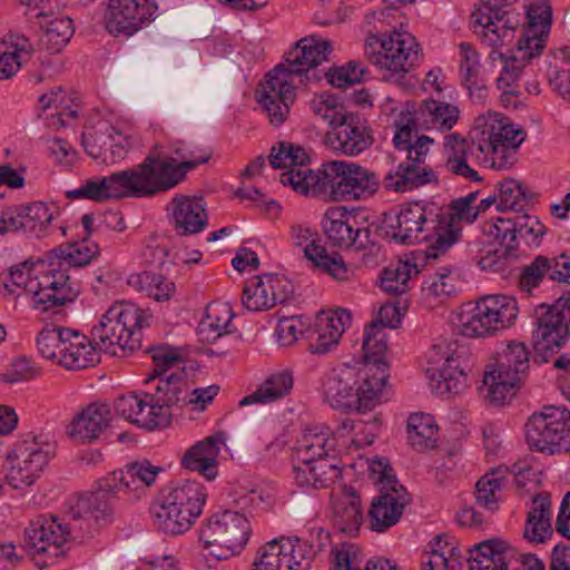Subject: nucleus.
I'll list each match as a JSON object with an SVG mask.
<instances>
[{"label":"nucleus","mask_w":570,"mask_h":570,"mask_svg":"<svg viewBox=\"0 0 570 570\" xmlns=\"http://www.w3.org/2000/svg\"><path fill=\"white\" fill-rule=\"evenodd\" d=\"M295 540L296 553H303L305 559V570L311 568V563L315 556L325 550L332 543L331 533L323 528H312L308 533V538Z\"/></svg>","instance_id":"nucleus-64"},{"label":"nucleus","mask_w":570,"mask_h":570,"mask_svg":"<svg viewBox=\"0 0 570 570\" xmlns=\"http://www.w3.org/2000/svg\"><path fill=\"white\" fill-rule=\"evenodd\" d=\"M479 151L472 150V140L458 132L444 137L445 168L449 173L461 176L469 181H479L478 171L468 165V155L478 158Z\"/></svg>","instance_id":"nucleus-36"},{"label":"nucleus","mask_w":570,"mask_h":570,"mask_svg":"<svg viewBox=\"0 0 570 570\" xmlns=\"http://www.w3.org/2000/svg\"><path fill=\"white\" fill-rule=\"evenodd\" d=\"M509 224L502 225L501 217L484 222L466 240V253L482 269L493 273L504 272L508 262L507 233Z\"/></svg>","instance_id":"nucleus-18"},{"label":"nucleus","mask_w":570,"mask_h":570,"mask_svg":"<svg viewBox=\"0 0 570 570\" xmlns=\"http://www.w3.org/2000/svg\"><path fill=\"white\" fill-rule=\"evenodd\" d=\"M530 368V353L524 343L510 342L498 353L492 370L483 379L484 396L501 405L512 399Z\"/></svg>","instance_id":"nucleus-13"},{"label":"nucleus","mask_w":570,"mask_h":570,"mask_svg":"<svg viewBox=\"0 0 570 570\" xmlns=\"http://www.w3.org/2000/svg\"><path fill=\"white\" fill-rule=\"evenodd\" d=\"M356 381L351 370L332 371L323 383L325 401L336 410H354V385Z\"/></svg>","instance_id":"nucleus-42"},{"label":"nucleus","mask_w":570,"mask_h":570,"mask_svg":"<svg viewBox=\"0 0 570 570\" xmlns=\"http://www.w3.org/2000/svg\"><path fill=\"white\" fill-rule=\"evenodd\" d=\"M509 551L510 546L500 539L482 541L468 550L469 570H508Z\"/></svg>","instance_id":"nucleus-41"},{"label":"nucleus","mask_w":570,"mask_h":570,"mask_svg":"<svg viewBox=\"0 0 570 570\" xmlns=\"http://www.w3.org/2000/svg\"><path fill=\"white\" fill-rule=\"evenodd\" d=\"M278 284H273L272 275L255 277L248 282L243 292V305L253 312L269 309L276 304L285 303V294L276 292Z\"/></svg>","instance_id":"nucleus-43"},{"label":"nucleus","mask_w":570,"mask_h":570,"mask_svg":"<svg viewBox=\"0 0 570 570\" xmlns=\"http://www.w3.org/2000/svg\"><path fill=\"white\" fill-rule=\"evenodd\" d=\"M420 45L407 32L393 31L390 35L370 32L365 41V55L370 62L384 70L382 78L397 85L419 61Z\"/></svg>","instance_id":"nucleus-11"},{"label":"nucleus","mask_w":570,"mask_h":570,"mask_svg":"<svg viewBox=\"0 0 570 570\" xmlns=\"http://www.w3.org/2000/svg\"><path fill=\"white\" fill-rule=\"evenodd\" d=\"M148 353L151 356L154 368L145 382L147 384L155 383V393H148V397L153 405L161 407V412L168 415L169 424L170 407L184 399L181 394L187 389L184 360L176 348L169 346L151 347Z\"/></svg>","instance_id":"nucleus-12"},{"label":"nucleus","mask_w":570,"mask_h":570,"mask_svg":"<svg viewBox=\"0 0 570 570\" xmlns=\"http://www.w3.org/2000/svg\"><path fill=\"white\" fill-rule=\"evenodd\" d=\"M546 278L558 283H570V253L551 257L535 256L520 267L518 287L521 292L531 295Z\"/></svg>","instance_id":"nucleus-26"},{"label":"nucleus","mask_w":570,"mask_h":570,"mask_svg":"<svg viewBox=\"0 0 570 570\" xmlns=\"http://www.w3.org/2000/svg\"><path fill=\"white\" fill-rule=\"evenodd\" d=\"M295 455L297 462L327 460L335 455V440L324 432L306 430L298 439Z\"/></svg>","instance_id":"nucleus-46"},{"label":"nucleus","mask_w":570,"mask_h":570,"mask_svg":"<svg viewBox=\"0 0 570 570\" xmlns=\"http://www.w3.org/2000/svg\"><path fill=\"white\" fill-rule=\"evenodd\" d=\"M385 383L384 376H365L355 390L354 410L357 413L372 411L380 401V394Z\"/></svg>","instance_id":"nucleus-60"},{"label":"nucleus","mask_w":570,"mask_h":570,"mask_svg":"<svg viewBox=\"0 0 570 570\" xmlns=\"http://www.w3.org/2000/svg\"><path fill=\"white\" fill-rule=\"evenodd\" d=\"M415 120L414 114H407L395 122L393 144L397 150L405 151L406 156L414 155L419 140L425 137L424 135H417L421 128H419Z\"/></svg>","instance_id":"nucleus-61"},{"label":"nucleus","mask_w":570,"mask_h":570,"mask_svg":"<svg viewBox=\"0 0 570 570\" xmlns=\"http://www.w3.org/2000/svg\"><path fill=\"white\" fill-rule=\"evenodd\" d=\"M518 313L514 297L490 295L478 301L470 311L461 313L460 327L465 336L484 337L509 327Z\"/></svg>","instance_id":"nucleus-16"},{"label":"nucleus","mask_w":570,"mask_h":570,"mask_svg":"<svg viewBox=\"0 0 570 570\" xmlns=\"http://www.w3.org/2000/svg\"><path fill=\"white\" fill-rule=\"evenodd\" d=\"M70 336H65L60 364L68 370H81L100 361L99 352L92 341L83 334L69 328Z\"/></svg>","instance_id":"nucleus-38"},{"label":"nucleus","mask_w":570,"mask_h":570,"mask_svg":"<svg viewBox=\"0 0 570 570\" xmlns=\"http://www.w3.org/2000/svg\"><path fill=\"white\" fill-rule=\"evenodd\" d=\"M387 350L386 334L380 322H372L364 330L362 352L365 362L380 363Z\"/></svg>","instance_id":"nucleus-62"},{"label":"nucleus","mask_w":570,"mask_h":570,"mask_svg":"<svg viewBox=\"0 0 570 570\" xmlns=\"http://www.w3.org/2000/svg\"><path fill=\"white\" fill-rule=\"evenodd\" d=\"M305 257L311 261L314 266L324 271L336 281H348L354 274L353 268L345 263L338 253L330 254L326 248L318 244H307L305 247Z\"/></svg>","instance_id":"nucleus-49"},{"label":"nucleus","mask_w":570,"mask_h":570,"mask_svg":"<svg viewBox=\"0 0 570 570\" xmlns=\"http://www.w3.org/2000/svg\"><path fill=\"white\" fill-rule=\"evenodd\" d=\"M570 336V292L552 305L540 304L534 309L531 345L534 361L549 362Z\"/></svg>","instance_id":"nucleus-14"},{"label":"nucleus","mask_w":570,"mask_h":570,"mask_svg":"<svg viewBox=\"0 0 570 570\" xmlns=\"http://www.w3.org/2000/svg\"><path fill=\"white\" fill-rule=\"evenodd\" d=\"M140 186L135 168H130L112 173L109 176L88 179L80 187L67 190L66 197L69 199H90L99 203L109 199L146 197Z\"/></svg>","instance_id":"nucleus-21"},{"label":"nucleus","mask_w":570,"mask_h":570,"mask_svg":"<svg viewBox=\"0 0 570 570\" xmlns=\"http://www.w3.org/2000/svg\"><path fill=\"white\" fill-rule=\"evenodd\" d=\"M66 95L61 87L46 92L39 97V106L43 111L55 109V114L48 116V126L50 128H63L68 126V121L77 117V110L70 109L68 106L62 107Z\"/></svg>","instance_id":"nucleus-55"},{"label":"nucleus","mask_w":570,"mask_h":570,"mask_svg":"<svg viewBox=\"0 0 570 570\" xmlns=\"http://www.w3.org/2000/svg\"><path fill=\"white\" fill-rule=\"evenodd\" d=\"M436 379V390L441 394H459L466 387V375L459 367L458 361L450 355L445 356L443 365L433 374Z\"/></svg>","instance_id":"nucleus-56"},{"label":"nucleus","mask_w":570,"mask_h":570,"mask_svg":"<svg viewBox=\"0 0 570 570\" xmlns=\"http://www.w3.org/2000/svg\"><path fill=\"white\" fill-rule=\"evenodd\" d=\"M97 254L98 245L86 237L48 252V268L40 271V291L35 293L36 306L52 311L53 316L62 315V307L73 303L79 295V288L70 282L68 268L88 265Z\"/></svg>","instance_id":"nucleus-3"},{"label":"nucleus","mask_w":570,"mask_h":570,"mask_svg":"<svg viewBox=\"0 0 570 570\" xmlns=\"http://www.w3.org/2000/svg\"><path fill=\"white\" fill-rule=\"evenodd\" d=\"M206 499L207 493L200 482L196 480L177 482L154 507V525L159 531L171 535L187 532L202 514Z\"/></svg>","instance_id":"nucleus-9"},{"label":"nucleus","mask_w":570,"mask_h":570,"mask_svg":"<svg viewBox=\"0 0 570 570\" xmlns=\"http://www.w3.org/2000/svg\"><path fill=\"white\" fill-rule=\"evenodd\" d=\"M438 426L433 416L424 413L411 414L407 420V439L416 451L436 446Z\"/></svg>","instance_id":"nucleus-53"},{"label":"nucleus","mask_w":570,"mask_h":570,"mask_svg":"<svg viewBox=\"0 0 570 570\" xmlns=\"http://www.w3.org/2000/svg\"><path fill=\"white\" fill-rule=\"evenodd\" d=\"M434 140L430 137L421 138L414 149V155L406 156L395 171H390L384 177V187L387 190L405 193L436 181V174L425 165V158Z\"/></svg>","instance_id":"nucleus-22"},{"label":"nucleus","mask_w":570,"mask_h":570,"mask_svg":"<svg viewBox=\"0 0 570 570\" xmlns=\"http://www.w3.org/2000/svg\"><path fill=\"white\" fill-rule=\"evenodd\" d=\"M157 4L151 0H109L105 27L116 37H130L154 16Z\"/></svg>","instance_id":"nucleus-25"},{"label":"nucleus","mask_w":570,"mask_h":570,"mask_svg":"<svg viewBox=\"0 0 570 570\" xmlns=\"http://www.w3.org/2000/svg\"><path fill=\"white\" fill-rule=\"evenodd\" d=\"M471 19L474 32L484 43L493 48L489 53V59L493 62L500 60L503 63L501 75L497 78V86L502 90V101H509L510 96L517 95L512 86L520 78L525 62L540 56L542 51L531 48L528 40H518L512 55L505 57L497 48L511 42L514 29L509 24L504 13L485 7L473 11Z\"/></svg>","instance_id":"nucleus-5"},{"label":"nucleus","mask_w":570,"mask_h":570,"mask_svg":"<svg viewBox=\"0 0 570 570\" xmlns=\"http://www.w3.org/2000/svg\"><path fill=\"white\" fill-rule=\"evenodd\" d=\"M552 22L549 0H534L527 10V24L518 40H528L535 50L543 51Z\"/></svg>","instance_id":"nucleus-37"},{"label":"nucleus","mask_w":570,"mask_h":570,"mask_svg":"<svg viewBox=\"0 0 570 570\" xmlns=\"http://www.w3.org/2000/svg\"><path fill=\"white\" fill-rule=\"evenodd\" d=\"M502 225L509 224L507 233L508 255L513 259L518 257V247L520 240L527 246H539L541 238L546 234L544 225L537 216L529 215L527 212L517 214L514 217H501Z\"/></svg>","instance_id":"nucleus-33"},{"label":"nucleus","mask_w":570,"mask_h":570,"mask_svg":"<svg viewBox=\"0 0 570 570\" xmlns=\"http://www.w3.org/2000/svg\"><path fill=\"white\" fill-rule=\"evenodd\" d=\"M492 130L493 127L490 131L487 127H483L482 130L472 128L470 131L472 150L479 151L478 159L491 168L509 169L514 164L518 149L501 144L500 139H492Z\"/></svg>","instance_id":"nucleus-30"},{"label":"nucleus","mask_w":570,"mask_h":570,"mask_svg":"<svg viewBox=\"0 0 570 570\" xmlns=\"http://www.w3.org/2000/svg\"><path fill=\"white\" fill-rule=\"evenodd\" d=\"M331 42L306 37L296 42L285 56V63L268 71L256 91L257 102L265 110L269 122L278 127L286 120L296 99L294 77L309 81L308 72L327 60Z\"/></svg>","instance_id":"nucleus-1"},{"label":"nucleus","mask_w":570,"mask_h":570,"mask_svg":"<svg viewBox=\"0 0 570 570\" xmlns=\"http://www.w3.org/2000/svg\"><path fill=\"white\" fill-rule=\"evenodd\" d=\"M421 130H450L458 121V107L440 100H423L413 112Z\"/></svg>","instance_id":"nucleus-40"},{"label":"nucleus","mask_w":570,"mask_h":570,"mask_svg":"<svg viewBox=\"0 0 570 570\" xmlns=\"http://www.w3.org/2000/svg\"><path fill=\"white\" fill-rule=\"evenodd\" d=\"M212 154L209 148L176 139L166 149L156 145L134 168L145 196L149 197L177 186L189 170L207 163Z\"/></svg>","instance_id":"nucleus-4"},{"label":"nucleus","mask_w":570,"mask_h":570,"mask_svg":"<svg viewBox=\"0 0 570 570\" xmlns=\"http://www.w3.org/2000/svg\"><path fill=\"white\" fill-rule=\"evenodd\" d=\"M238 510H225L212 515L200 528L199 539L204 548L210 549L209 554L217 560H226L239 553L250 535V525L246 512L252 509H267L271 498L264 499L262 492L250 491L235 501Z\"/></svg>","instance_id":"nucleus-7"},{"label":"nucleus","mask_w":570,"mask_h":570,"mask_svg":"<svg viewBox=\"0 0 570 570\" xmlns=\"http://www.w3.org/2000/svg\"><path fill=\"white\" fill-rule=\"evenodd\" d=\"M337 465L328 460L297 462L293 478L298 487L325 488L336 475Z\"/></svg>","instance_id":"nucleus-47"},{"label":"nucleus","mask_w":570,"mask_h":570,"mask_svg":"<svg viewBox=\"0 0 570 570\" xmlns=\"http://www.w3.org/2000/svg\"><path fill=\"white\" fill-rule=\"evenodd\" d=\"M500 212L520 214L528 212L535 194L514 178H505L497 184Z\"/></svg>","instance_id":"nucleus-45"},{"label":"nucleus","mask_w":570,"mask_h":570,"mask_svg":"<svg viewBox=\"0 0 570 570\" xmlns=\"http://www.w3.org/2000/svg\"><path fill=\"white\" fill-rule=\"evenodd\" d=\"M379 464L383 468V476L386 483L384 485L385 491L373 499L368 517L370 529L384 532L400 521L405 507L411 503V497L397 480L387 475L385 470L387 463L383 464V460H380Z\"/></svg>","instance_id":"nucleus-24"},{"label":"nucleus","mask_w":570,"mask_h":570,"mask_svg":"<svg viewBox=\"0 0 570 570\" xmlns=\"http://www.w3.org/2000/svg\"><path fill=\"white\" fill-rule=\"evenodd\" d=\"M487 127L489 130L493 127L492 139H500L501 144L508 147H514L518 149L525 139V132L522 128H517L509 122V119L501 116L500 114L489 112L487 115L479 116L475 121L473 129L482 130Z\"/></svg>","instance_id":"nucleus-50"},{"label":"nucleus","mask_w":570,"mask_h":570,"mask_svg":"<svg viewBox=\"0 0 570 570\" xmlns=\"http://www.w3.org/2000/svg\"><path fill=\"white\" fill-rule=\"evenodd\" d=\"M374 141L372 129L362 116L347 112L331 128L324 144L334 153L355 157L368 149Z\"/></svg>","instance_id":"nucleus-23"},{"label":"nucleus","mask_w":570,"mask_h":570,"mask_svg":"<svg viewBox=\"0 0 570 570\" xmlns=\"http://www.w3.org/2000/svg\"><path fill=\"white\" fill-rule=\"evenodd\" d=\"M55 455V444L22 441L7 454L8 471L6 480L13 489H22L35 483Z\"/></svg>","instance_id":"nucleus-20"},{"label":"nucleus","mask_w":570,"mask_h":570,"mask_svg":"<svg viewBox=\"0 0 570 570\" xmlns=\"http://www.w3.org/2000/svg\"><path fill=\"white\" fill-rule=\"evenodd\" d=\"M145 325H148L147 317L136 304H115L101 316L99 324L94 326L92 343L97 351L126 357L140 347L138 330Z\"/></svg>","instance_id":"nucleus-8"},{"label":"nucleus","mask_w":570,"mask_h":570,"mask_svg":"<svg viewBox=\"0 0 570 570\" xmlns=\"http://www.w3.org/2000/svg\"><path fill=\"white\" fill-rule=\"evenodd\" d=\"M116 414L144 429L154 430L168 425V415L161 407L153 405L148 393H130L115 400Z\"/></svg>","instance_id":"nucleus-28"},{"label":"nucleus","mask_w":570,"mask_h":570,"mask_svg":"<svg viewBox=\"0 0 570 570\" xmlns=\"http://www.w3.org/2000/svg\"><path fill=\"white\" fill-rule=\"evenodd\" d=\"M174 226L180 235L202 232L207 225V214L203 198L176 195L167 208Z\"/></svg>","instance_id":"nucleus-31"},{"label":"nucleus","mask_w":570,"mask_h":570,"mask_svg":"<svg viewBox=\"0 0 570 570\" xmlns=\"http://www.w3.org/2000/svg\"><path fill=\"white\" fill-rule=\"evenodd\" d=\"M254 570H305L303 553H296L293 538L273 539L257 551Z\"/></svg>","instance_id":"nucleus-29"},{"label":"nucleus","mask_w":570,"mask_h":570,"mask_svg":"<svg viewBox=\"0 0 570 570\" xmlns=\"http://www.w3.org/2000/svg\"><path fill=\"white\" fill-rule=\"evenodd\" d=\"M110 422V407L107 404H90L68 428V434L75 441L87 443L99 438Z\"/></svg>","instance_id":"nucleus-35"},{"label":"nucleus","mask_w":570,"mask_h":570,"mask_svg":"<svg viewBox=\"0 0 570 570\" xmlns=\"http://www.w3.org/2000/svg\"><path fill=\"white\" fill-rule=\"evenodd\" d=\"M412 272L419 274L417 266L409 262H397L395 265L385 267L379 279L381 289L395 298L403 297L409 289L407 283Z\"/></svg>","instance_id":"nucleus-54"},{"label":"nucleus","mask_w":570,"mask_h":570,"mask_svg":"<svg viewBox=\"0 0 570 570\" xmlns=\"http://www.w3.org/2000/svg\"><path fill=\"white\" fill-rule=\"evenodd\" d=\"M438 208L433 205L410 203L395 213L384 214L386 235L395 243L413 245L415 243L436 242L440 230Z\"/></svg>","instance_id":"nucleus-15"},{"label":"nucleus","mask_w":570,"mask_h":570,"mask_svg":"<svg viewBox=\"0 0 570 570\" xmlns=\"http://www.w3.org/2000/svg\"><path fill=\"white\" fill-rule=\"evenodd\" d=\"M234 317L228 304H209L205 309V315L198 324V334L203 341L213 343L224 334H227L230 322Z\"/></svg>","instance_id":"nucleus-48"},{"label":"nucleus","mask_w":570,"mask_h":570,"mask_svg":"<svg viewBox=\"0 0 570 570\" xmlns=\"http://www.w3.org/2000/svg\"><path fill=\"white\" fill-rule=\"evenodd\" d=\"M422 291L429 297L440 299L450 297L456 293V276L449 266H442L435 273L424 277Z\"/></svg>","instance_id":"nucleus-58"},{"label":"nucleus","mask_w":570,"mask_h":570,"mask_svg":"<svg viewBox=\"0 0 570 570\" xmlns=\"http://www.w3.org/2000/svg\"><path fill=\"white\" fill-rule=\"evenodd\" d=\"M322 226L333 246L364 252L365 264L373 263L381 252V246L371 239V230L356 227L355 217L344 207L328 208L324 214Z\"/></svg>","instance_id":"nucleus-19"},{"label":"nucleus","mask_w":570,"mask_h":570,"mask_svg":"<svg viewBox=\"0 0 570 570\" xmlns=\"http://www.w3.org/2000/svg\"><path fill=\"white\" fill-rule=\"evenodd\" d=\"M23 233L40 238L45 236L52 220V213L45 203L22 205Z\"/></svg>","instance_id":"nucleus-59"},{"label":"nucleus","mask_w":570,"mask_h":570,"mask_svg":"<svg viewBox=\"0 0 570 570\" xmlns=\"http://www.w3.org/2000/svg\"><path fill=\"white\" fill-rule=\"evenodd\" d=\"M68 524L60 523L53 517H37L29 522L23 533V547L33 558H39L37 564L47 567L53 563L57 558L65 556V544L72 537L77 529L80 532H89L91 521L95 519L83 517L78 520L71 514Z\"/></svg>","instance_id":"nucleus-10"},{"label":"nucleus","mask_w":570,"mask_h":570,"mask_svg":"<svg viewBox=\"0 0 570 570\" xmlns=\"http://www.w3.org/2000/svg\"><path fill=\"white\" fill-rule=\"evenodd\" d=\"M293 386V379L287 372L271 375L255 392L240 400L239 405L272 403L287 394Z\"/></svg>","instance_id":"nucleus-52"},{"label":"nucleus","mask_w":570,"mask_h":570,"mask_svg":"<svg viewBox=\"0 0 570 570\" xmlns=\"http://www.w3.org/2000/svg\"><path fill=\"white\" fill-rule=\"evenodd\" d=\"M551 501L546 492L533 497L528 512L524 537L531 542L542 543L552 535Z\"/></svg>","instance_id":"nucleus-44"},{"label":"nucleus","mask_w":570,"mask_h":570,"mask_svg":"<svg viewBox=\"0 0 570 570\" xmlns=\"http://www.w3.org/2000/svg\"><path fill=\"white\" fill-rule=\"evenodd\" d=\"M333 520L341 532L355 535L363 523L360 498L352 493L335 501L333 504Z\"/></svg>","instance_id":"nucleus-51"},{"label":"nucleus","mask_w":570,"mask_h":570,"mask_svg":"<svg viewBox=\"0 0 570 570\" xmlns=\"http://www.w3.org/2000/svg\"><path fill=\"white\" fill-rule=\"evenodd\" d=\"M331 570H400L387 559L365 561L360 547L354 542H340L332 547Z\"/></svg>","instance_id":"nucleus-34"},{"label":"nucleus","mask_w":570,"mask_h":570,"mask_svg":"<svg viewBox=\"0 0 570 570\" xmlns=\"http://www.w3.org/2000/svg\"><path fill=\"white\" fill-rule=\"evenodd\" d=\"M530 448L549 454L570 453V410L548 405L525 424Z\"/></svg>","instance_id":"nucleus-17"},{"label":"nucleus","mask_w":570,"mask_h":570,"mask_svg":"<svg viewBox=\"0 0 570 570\" xmlns=\"http://www.w3.org/2000/svg\"><path fill=\"white\" fill-rule=\"evenodd\" d=\"M440 230L436 242L428 247L426 257L436 258L439 253L448 250L460 238V223L472 224L479 216L480 209L465 205L464 202L453 200L448 210L438 208Z\"/></svg>","instance_id":"nucleus-27"},{"label":"nucleus","mask_w":570,"mask_h":570,"mask_svg":"<svg viewBox=\"0 0 570 570\" xmlns=\"http://www.w3.org/2000/svg\"><path fill=\"white\" fill-rule=\"evenodd\" d=\"M73 33V21L67 16L57 17L47 23L41 42L48 51L59 52L70 41Z\"/></svg>","instance_id":"nucleus-57"},{"label":"nucleus","mask_w":570,"mask_h":570,"mask_svg":"<svg viewBox=\"0 0 570 570\" xmlns=\"http://www.w3.org/2000/svg\"><path fill=\"white\" fill-rule=\"evenodd\" d=\"M65 336H70L68 327L46 326L37 336V347L42 357L60 364Z\"/></svg>","instance_id":"nucleus-63"},{"label":"nucleus","mask_w":570,"mask_h":570,"mask_svg":"<svg viewBox=\"0 0 570 570\" xmlns=\"http://www.w3.org/2000/svg\"><path fill=\"white\" fill-rule=\"evenodd\" d=\"M224 443L222 434L209 435L190 446L181 458L184 468L199 472L208 481L217 476V456Z\"/></svg>","instance_id":"nucleus-32"},{"label":"nucleus","mask_w":570,"mask_h":570,"mask_svg":"<svg viewBox=\"0 0 570 570\" xmlns=\"http://www.w3.org/2000/svg\"><path fill=\"white\" fill-rule=\"evenodd\" d=\"M33 51V43L24 35L10 33L0 45V79L13 77Z\"/></svg>","instance_id":"nucleus-39"},{"label":"nucleus","mask_w":570,"mask_h":570,"mask_svg":"<svg viewBox=\"0 0 570 570\" xmlns=\"http://www.w3.org/2000/svg\"><path fill=\"white\" fill-rule=\"evenodd\" d=\"M284 181L292 184V189L301 195L321 196L334 202L368 198L380 185L374 171L344 160L324 163L317 170L287 173Z\"/></svg>","instance_id":"nucleus-2"},{"label":"nucleus","mask_w":570,"mask_h":570,"mask_svg":"<svg viewBox=\"0 0 570 570\" xmlns=\"http://www.w3.org/2000/svg\"><path fill=\"white\" fill-rule=\"evenodd\" d=\"M161 471V466L148 460L128 463L124 469L100 479L96 491L81 494L71 507V514L76 520L83 517L94 518L96 522L105 520L111 515V499L118 491L132 492L139 498L155 483Z\"/></svg>","instance_id":"nucleus-6"}]
</instances>
